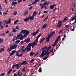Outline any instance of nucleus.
Listing matches in <instances>:
<instances>
[{
  "label": "nucleus",
  "mask_w": 76,
  "mask_h": 76,
  "mask_svg": "<svg viewBox=\"0 0 76 76\" xmlns=\"http://www.w3.org/2000/svg\"><path fill=\"white\" fill-rule=\"evenodd\" d=\"M37 45V43L33 42L32 43H29L27 46V50L30 51L31 50V46L33 48L35 45Z\"/></svg>",
  "instance_id": "1"
},
{
  "label": "nucleus",
  "mask_w": 76,
  "mask_h": 76,
  "mask_svg": "<svg viewBox=\"0 0 76 76\" xmlns=\"http://www.w3.org/2000/svg\"><path fill=\"white\" fill-rule=\"evenodd\" d=\"M55 33V32L53 31L52 32H51L49 34H47V37L45 38V39H46V41L47 42H48L49 40L53 36V34Z\"/></svg>",
  "instance_id": "2"
},
{
  "label": "nucleus",
  "mask_w": 76,
  "mask_h": 76,
  "mask_svg": "<svg viewBox=\"0 0 76 76\" xmlns=\"http://www.w3.org/2000/svg\"><path fill=\"white\" fill-rule=\"evenodd\" d=\"M39 30L38 29L36 32H34V31H33L32 33H31L32 37L35 36L37 34V33H38Z\"/></svg>",
  "instance_id": "3"
},
{
  "label": "nucleus",
  "mask_w": 76,
  "mask_h": 76,
  "mask_svg": "<svg viewBox=\"0 0 76 76\" xmlns=\"http://www.w3.org/2000/svg\"><path fill=\"white\" fill-rule=\"evenodd\" d=\"M19 64H16V65H13L12 69H13L14 68V67L15 66H16L17 69H19Z\"/></svg>",
  "instance_id": "4"
},
{
  "label": "nucleus",
  "mask_w": 76,
  "mask_h": 76,
  "mask_svg": "<svg viewBox=\"0 0 76 76\" xmlns=\"http://www.w3.org/2000/svg\"><path fill=\"white\" fill-rule=\"evenodd\" d=\"M74 20H75V21L73 23H72L74 26H75V23H76V16H75L74 17L72 18L71 21H73Z\"/></svg>",
  "instance_id": "5"
},
{
  "label": "nucleus",
  "mask_w": 76,
  "mask_h": 76,
  "mask_svg": "<svg viewBox=\"0 0 76 76\" xmlns=\"http://www.w3.org/2000/svg\"><path fill=\"white\" fill-rule=\"evenodd\" d=\"M62 23V22L61 21H59L58 22V24H57L56 27L60 28L62 25V24H61Z\"/></svg>",
  "instance_id": "6"
},
{
  "label": "nucleus",
  "mask_w": 76,
  "mask_h": 76,
  "mask_svg": "<svg viewBox=\"0 0 76 76\" xmlns=\"http://www.w3.org/2000/svg\"><path fill=\"white\" fill-rule=\"evenodd\" d=\"M56 4H53V5H50V10L53 9L54 8V7L56 6Z\"/></svg>",
  "instance_id": "7"
},
{
  "label": "nucleus",
  "mask_w": 76,
  "mask_h": 76,
  "mask_svg": "<svg viewBox=\"0 0 76 76\" xmlns=\"http://www.w3.org/2000/svg\"><path fill=\"white\" fill-rule=\"evenodd\" d=\"M18 37L20 40L23 39V38H24L22 34L18 35Z\"/></svg>",
  "instance_id": "8"
},
{
  "label": "nucleus",
  "mask_w": 76,
  "mask_h": 76,
  "mask_svg": "<svg viewBox=\"0 0 76 76\" xmlns=\"http://www.w3.org/2000/svg\"><path fill=\"white\" fill-rule=\"evenodd\" d=\"M17 47V45H15V44L13 45H11L10 46V47L12 48L13 49H15Z\"/></svg>",
  "instance_id": "9"
},
{
  "label": "nucleus",
  "mask_w": 76,
  "mask_h": 76,
  "mask_svg": "<svg viewBox=\"0 0 76 76\" xmlns=\"http://www.w3.org/2000/svg\"><path fill=\"white\" fill-rule=\"evenodd\" d=\"M27 63H28L26 62V61H24L21 63V65H23L24 64V65H26Z\"/></svg>",
  "instance_id": "10"
},
{
  "label": "nucleus",
  "mask_w": 76,
  "mask_h": 76,
  "mask_svg": "<svg viewBox=\"0 0 76 76\" xmlns=\"http://www.w3.org/2000/svg\"><path fill=\"white\" fill-rule=\"evenodd\" d=\"M29 20V17H27L25 18V19H23V20L25 22H27Z\"/></svg>",
  "instance_id": "11"
},
{
  "label": "nucleus",
  "mask_w": 76,
  "mask_h": 76,
  "mask_svg": "<svg viewBox=\"0 0 76 76\" xmlns=\"http://www.w3.org/2000/svg\"><path fill=\"white\" fill-rule=\"evenodd\" d=\"M47 27V24H44L43 25V26L41 28V30H43L44 28H45Z\"/></svg>",
  "instance_id": "12"
},
{
  "label": "nucleus",
  "mask_w": 76,
  "mask_h": 76,
  "mask_svg": "<svg viewBox=\"0 0 76 76\" xmlns=\"http://www.w3.org/2000/svg\"><path fill=\"white\" fill-rule=\"evenodd\" d=\"M10 48H8L7 49V51H8L9 50V52H10L13 49V48H12L11 47H10Z\"/></svg>",
  "instance_id": "13"
},
{
  "label": "nucleus",
  "mask_w": 76,
  "mask_h": 76,
  "mask_svg": "<svg viewBox=\"0 0 76 76\" xmlns=\"http://www.w3.org/2000/svg\"><path fill=\"white\" fill-rule=\"evenodd\" d=\"M24 42H25L26 43H27L29 42L30 41V39L28 38L27 39H25L24 40Z\"/></svg>",
  "instance_id": "14"
},
{
  "label": "nucleus",
  "mask_w": 76,
  "mask_h": 76,
  "mask_svg": "<svg viewBox=\"0 0 76 76\" xmlns=\"http://www.w3.org/2000/svg\"><path fill=\"white\" fill-rule=\"evenodd\" d=\"M7 24H10L11 23V18H10L9 19V20H7Z\"/></svg>",
  "instance_id": "15"
},
{
  "label": "nucleus",
  "mask_w": 76,
  "mask_h": 76,
  "mask_svg": "<svg viewBox=\"0 0 76 76\" xmlns=\"http://www.w3.org/2000/svg\"><path fill=\"white\" fill-rule=\"evenodd\" d=\"M37 12L36 11H34V12H33L32 16H36L37 15Z\"/></svg>",
  "instance_id": "16"
},
{
  "label": "nucleus",
  "mask_w": 76,
  "mask_h": 76,
  "mask_svg": "<svg viewBox=\"0 0 76 76\" xmlns=\"http://www.w3.org/2000/svg\"><path fill=\"white\" fill-rule=\"evenodd\" d=\"M16 54L17 56H18V57H20V56H22L23 55V53H21L20 55H18V53L17 52H16Z\"/></svg>",
  "instance_id": "17"
},
{
  "label": "nucleus",
  "mask_w": 76,
  "mask_h": 76,
  "mask_svg": "<svg viewBox=\"0 0 76 76\" xmlns=\"http://www.w3.org/2000/svg\"><path fill=\"white\" fill-rule=\"evenodd\" d=\"M35 53L33 52H31L29 54H30L29 56H33L34 54Z\"/></svg>",
  "instance_id": "18"
},
{
  "label": "nucleus",
  "mask_w": 76,
  "mask_h": 76,
  "mask_svg": "<svg viewBox=\"0 0 76 76\" xmlns=\"http://www.w3.org/2000/svg\"><path fill=\"white\" fill-rule=\"evenodd\" d=\"M42 34V33H41L39 34L38 36H37L36 37V39H38L39 38V37L41 36V35Z\"/></svg>",
  "instance_id": "19"
},
{
  "label": "nucleus",
  "mask_w": 76,
  "mask_h": 76,
  "mask_svg": "<svg viewBox=\"0 0 76 76\" xmlns=\"http://www.w3.org/2000/svg\"><path fill=\"white\" fill-rule=\"evenodd\" d=\"M17 3V2L16 1L15 2L14 1H13L12 4H11V5H13L15 6V5Z\"/></svg>",
  "instance_id": "20"
},
{
  "label": "nucleus",
  "mask_w": 76,
  "mask_h": 76,
  "mask_svg": "<svg viewBox=\"0 0 76 76\" xmlns=\"http://www.w3.org/2000/svg\"><path fill=\"white\" fill-rule=\"evenodd\" d=\"M19 21V20H16V21H15L14 22V25L16 24L17 23H18V21Z\"/></svg>",
  "instance_id": "21"
},
{
  "label": "nucleus",
  "mask_w": 76,
  "mask_h": 76,
  "mask_svg": "<svg viewBox=\"0 0 76 76\" xmlns=\"http://www.w3.org/2000/svg\"><path fill=\"white\" fill-rule=\"evenodd\" d=\"M26 30H21V31L20 32L21 33H26Z\"/></svg>",
  "instance_id": "22"
},
{
  "label": "nucleus",
  "mask_w": 76,
  "mask_h": 76,
  "mask_svg": "<svg viewBox=\"0 0 76 76\" xmlns=\"http://www.w3.org/2000/svg\"><path fill=\"white\" fill-rule=\"evenodd\" d=\"M12 71V69H10L9 70V71H8V72L7 73V75H9L10 73H11V72Z\"/></svg>",
  "instance_id": "23"
},
{
  "label": "nucleus",
  "mask_w": 76,
  "mask_h": 76,
  "mask_svg": "<svg viewBox=\"0 0 76 76\" xmlns=\"http://www.w3.org/2000/svg\"><path fill=\"white\" fill-rule=\"evenodd\" d=\"M4 28V26H3L2 25L0 26V30H1L3 29Z\"/></svg>",
  "instance_id": "24"
},
{
  "label": "nucleus",
  "mask_w": 76,
  "mask_h": 76,
  "mask_svg": "<svg viewBox=\"0 0 76 76\" xmlns=\"http://www.w3.org/2000/svg\"><path fill=\"white\" fill-rule=\"evenodd\" d=\"M20 40H18L15 42V44H18L20 42Z\"/></svg>",
  "instance_id": "25"
},
{
  "label": "nucleus",
  "mask_w": 76,
  "mask_h": 76,
  "mask_svg": "<svg viewBox=\"0 0 76 76\" xmlns=\"http://www.w3.org/2000/svg\"><path fill=\"white\" fill-rule=\"evenodd\" d=\"M29 12L28 11H25L24 12V15H26Z\"/></svg>",
  "instance_id": "26"
},
{
  "label": "nucleus",
  "mask_w": 76,
  "mask_h": 76,
  "mask_svg": "<svg viewBox=\"0 0 76 76\" xmlns=\"http://www.w3.org/2000/svg\"><path fill=\"white\" fill-rule=\"evenodd\" d=\"M4 48H1V49H0V53H1L2 51H4Z\"/></svg>",
  "instance_id": "27"
},
{
  "label": "nucleus",
  "mask_w": 76,
  "mask_h": 76,
  "mask_svg": "<svg viewBox=\"0 0 76 76\" xmlns=\"http://www.w3.org/2000/svg\"><path fill=\"white\" fill-rule=\"evenodd\" d=\"M34 16H31V17L30 18L29 17V20L30 19V20H33V19H34Z\"/></svg>",
  "instance_id": "28"
},
{
  "label": "nucleus",
  "mask_w": 76,
  "mask_h": 76,
  "mask_svg": "<svg viewBox=\"0 0 76 76\" xmlns=\"http://www.w3.org/2000/svg\"><path fill=\"white\" fill-rule=\"evenodd\" d=\"M25 34L27 35H28L29 34V31L27 30L26 32L25 33Z\"/></svg>",
  "instance_id": "29"
},
{
  "label": "nucleus",
  "mask_w": 76,
  "mask_h": 76,
  "mask_svg": "<svg viewBox=\"0 0 76 76\" xmlns=\"http://www.w3.org/2000/svg\"><path fill=\"white\" fill-rule=\"evenodd\" d=\"M4 42V40L0 38V43H2Z\"/></svg>",
  "instance_id": "30"
},
{
  "label": "nucleus",
  "mask_w": 76,
  "mask_h": 76,
  "mask_svg": "<svg viewBox=\"0 0 76 76\" xmlns=\"http://www.w3.org/2000/svg\"><path fill=\"white\" fill-rule=\"evenodd\" d=\"M42 57H43V56L45 55V53H41Z\"/></svg>",
  "instance_id": "31"
},
{
  "label": "nucleus",
  "mask_w": 76,
  "mask_h": 76,
  "mask_svg": "<svg viewBox=\"0 0 76 76\" xmlns=\"http://www.w3.org/2000/svg\"><path fill=\"white\" fill-rule=\"evenodd\" d=\"M51 48V46H49L48 48H47L45 50H50V49Z\"/></svg>",
  "instance_id": "32"
},
{
  "label": "nucleus",
  "mask_w": 76,
  "mask_h": 76,
  "mask_svg": "<svg viewBox=\"0 0 76 76\" xmlns=\"http://www.w3.org/2000/svg\"><path fill=\"white\" fill-rule=\"evenodd\" d=\"M47 48H48V46H46L45 47L43 48H42V50H43L44 49H47Z\"/></svg>",
  "instance_id": "33"
},
{
  "label": "nucleus",
  "mask_w": 76,
  "mask_h": 76,
  "mask_svg": "<svg viewBox=\"0 0 76 76\" xmlns=\"http://www.w3.org/2000/svg\"><path fill=\"white\" fill-rule=\"evenodd\" d=\"M49 57V55L48 56H46L45 58H43V59L44 60H46L47 59V58H48Z\"/></svg>",
  "instance_id": "34"
},
{
  "label": "nucleus",
  "mask_w": 76,
  "mask_h": 76,
  "mask_svg": "<svg viewBox=\"0 0 76 76\" xmlns=\"http://www.w3.org/2000/svg\"><path fill=\"white\" fill-rule=\"evenodd\" d=\"M48 18V16H47V17L43 20V22H45L46 20H47Z\"/></svg>",
  "instance_id": "35"
},
{
  "label": "nucleus",
  "mask_w": 76,
  "mask_h": 76,
  "mask_svg": "<svg viewBox=\"0 0 76 76\" xmlns=\"http://www.w3.org/2000/svg\"><path fill=\"white\" fill-rule=\"evenodd\" d=\"M5 36V34L4 33H3L2 34H0V36Z\"/></svg>",
  "instance_id": "36"
},
{
  "label": "nucleus",
  "mask_w": 76,
  "mask_h": 76,
  "mask_svg": "<svg viewBox=\"0 0 76 76\" xmlns=\"http://www.w3.org/2000/svg\"><path fill=\"white\" fill-rule=\"evenodd\" d=\"M18 14V12L17 11H14L13 12L14 15H16Z\"/></svg>",
  "instance_id": "37"
},
{
  "label": "nucleus",
  "mask_w": 76,
  "mask_h": 76,
  "mask_svg": "<svg viewBox=\"0 0 76 76\" xmlns=\"http://www.w3.org/2000/svg\"><path fill=\"white\" fill-rule=\"evenodd\" d=\"M19 35L18 34H17V37L16 38V39L15 40H17V39H19Z\"/></svg>",
  "instance_id": "38"
},
{
  "label": "nucleus",
  "mask_w": 76,
  "mask_h": 76,
  "mask_svg": "<svg viewBox=\"0 0 76 76\" xmlns=\"http://www.w3.org/2000/svg\"><path fill=\"white\" fill-rule=\"evenodd\" d=\"M43 5H45H45H48V3L47 2H45L44 3H43Z\"/></svg>",
  "instance_id": "39"
},
{
  "label": "nucleus",
  "mask_w": 76,
  "mask_h": 76,
  "mask_svg": "<svg viewBox=\"0 0 76 76\" xmlns=\"http://www.w3.org/2000/svg\"><path fill=\"white\" fill-rule=\"evenodd\" d=\"M39 72H42V68L41 67H40V68H39V70H38Z\"/></svg>",
  "instance_id": "40"
},
{
  "label": "nucleus",
  "mask_w": 76,
  "mask_h": 76,
  "mask_svg": "<svg viewBox=\"0 0 76 76\" xmlns=\"http://www.w3.org/2000/svg\"><path fill=\"white\" fill-rule=\"evenodd\" d=\"M22 70L23 72H25L26 71V68L25 67L23 68V69Z\"/></svg>",
  "instance_id": "41"
},
{
  "label": "nucleus",
  "mask_w": 76,
  "mask_h": 76,
  "mask_svg": "<svg viewBox=\"0 0 76 76\" xmlns=\"http://www.w3.org/2000/svg\"><path fill=\"white\" fill-rule=\"evenodd\" d=\"M45 6V5L42 4L41 6L42 7H41V10H42V8H43Z\"/></svg>",
  "instance_id": "42"
},
{
  "label": "nucleus",
  "mask_w": 76,
  "mask_h": 76,
  "mask_svg": "<svg viewBox=\"0 0 76 76\" xmlns=\"http://www.w3.org/2000/svg\"><path fill=\"white\" fill-rule=\"evenodd\" d=\"M17 31V30L15 29H13V30L12 31V32H15Z\"/></svg>",
  "instance_id": "43"
},
{
  "label": "nucleus",
  "mask_w": 76,
  "mask_h": 76,
  "mask_svg": "<svg viewBox=\"0 0 76 76\" xmlns=\"http://www.w3.org/2000/svg\"><path fill=\"white\" fill-rule=\"evenodd\" d=\"M45 53L46 56H47V55H48V54H49V52H45Z\"/></svg>",
  "instance_id": "44"
},
{
  "label": "nucleus",
  "mask_w": 76,
  "mask_h": 76,
  "mask_svg": "<svg viewBox=\"0 0 76 76\" xmlns=\"http://www.w3.org/2000/svg\"><path fill=\"white\" fill-rule=\"evenodd\" d=\"M59 44V43L58 44V45H57V47H56V50H57L58 49V48L59 47H60V45ZM59 45L58 46V47H57V46H58V45H59Z\"/></svg>",
  "instance_id": "45"
},
{
  "label": "nucleus",
  "mask_w": 76,
  "mask_h": 76,
  "mask_svg": "<svg viewBox=\"0 0 76 76\" xmlns=\"http://www.w3.org/2000/svg\"><path fill=\"white\" fill-rule=\"evenodd\" d=\"M5 75V74L4 73H1L0 75V76H3Z\"/></svg>",
  "instance_id": "46"
},
{
  "label": "nucleus",
  "mask_w": 76,
  "mask_h": 76,
  "mask_svg": "<svg viewBox=\"0 0 76 76\" xmlns=\"http://www.w3.org/2000/svg\"><path fill=\"white\" fill-rule=\"evenodd\" d=\"M16 52V51L15 50L12 51L11 53H12L13 54H14Z\"/></svg>",
  "instance_id": "47"
},
{
  "label": "nucleus",
  "mask_w": 76,
  "mask_h": 76,
  "mask_svg": "<svg viewBox=\"0 0 76 76\" xmlns=\"http://www.w3.org/2000/svg\"><path fill=\"white\" fill-rule=\"evenodd\" d=\"M7 12H5L3 13V15H4V16H5L6 15H7Z\"/></svg>",
  "instance_id": "48"
},
{
  "label": "nucleus",
  "mask_w": 76,
  "mask_h": 76,
  "mask_svg": "<svg viewBox=\"0 0 76 76\" xmlns=\"http://www.w3.org/2000/svg\"><path fill=\"white\" fill-rule=\"evenodd\" d=\"M28 35L27 34H26L25 33V34H24V36H23V37H26V36L27 35Z\"/></svg>",
  "instance_id": "49"
},
{
  "label": "nucleus",
  "mask_w": 76,
  "mask_h": 76,
  "mask_svg": "<svg viewBox=\"0 0 76 76\" xmlns=\"http://www.w3.org/2000/svg\"><path fill=\"white\" fill-rule=\"evenodd\" d=\"M66 20H67L66 18H64V19L63 20V22H65Z\"/></svg>",
  "instance_id": "50"
},
{
  "label": "nucleus",
  "mask_w": 76,
  "mask_h": 76,
  "mask_svg": "<svg viewBox=\"0 0 76 76\" xmlns=\"http://www.w3.org/2000/svg\"><path fill=\"white\" fill-rule=\"evenodd\" d=\"M37 3V2H36L35 1H34V2H32V4H32V5L34 4H36V3Z\"/></svg>",
  "instance_id": "51"
},
{
  "label": "nucleus",
  "mask_w": 76,
  "mask_h": 76,
  "mask_svg": "<svg viewBox=\"0 0 76 76\" xmlns=\"http://www.w3.org/2000/svg\"><path fill=\"white\" fill-rule=\"evenodd\" d=\"M46 50V49L43 50L42 51V53H44L45 51Z\"/></svg>",
  "instance_id": "52"
},
{
  "label": "nucleus",
  "mask_w": 76,
  "mask_h": 76,
  "mask_svg": "<svg viewBox=\"0 0 76 76\" xmlns=\"http://www.w3.org/2000/svg\"><path fill=\"white\" fill-rule=\"evenodd\" d=\"M38 42V39H36V40L35 41H34V42H35V43H37V42Z\"/></svg>",
  "instance_id": "53"
},
{
  "label": "nucleus",
  "mask_w": 76,
  "mask_h": 76,
  "mask_svg": "<svg viewBox=\"0 0 76 76\" xmlns=\"http://www.w3.org/2000/svg\"><path fill=\"white\" fill-rule=\"evenodd\" d=\"M7 22V20H3L2 22L3 23H7V22Z\"/></svg>",
  "instance_id": "54"
},
{
  "label": "nucleus",
  "mask_w": 76,
  "mask_h": 76,
  "mask_svg": "<svg viewBox=\"0 0 76 76\" xmlns=\"http://www.w3.org/2000/svg\"><path fill=\"white\" fill-rule=\"evenodd\" d=\"M24 42H25V41H21L20 43L21 44H22Z\"/></svg>",
  "instance_id": "55"
},
{
  "label": "nucleus",
  "mask_w": 76,
  "mask_h": 76,
  "mask_svg": "<svg viewBox=\"0 0 76 76\" xmlns=\"http://www.w3.org/2000/svg\"><path fill=\"white\" fill-rule=\"evenodd\" d=\"M22 1V0H18V2L20 3Z\"/></svg>",
  "instance_id": "56"
},
{
  "label": "nucleus",
  "mask_w": 76,
  "mask_h": 76,
  "mask_svg": "<svg viewBox=\"0 0 76 76\" xmlns=\"http://www.w3.org/2000/svg\"><path fill=\"white\" fill-rule=\"evenodd\" d=\"M56 9H57V8H55V9H54V10H53V12H54L55 11H56Z\"/></svg>",
  "instance_id": "57"
},
{
  "label": "nucleus",
  "mask_w": 76,
  "mask_h": 76,
  "mask_svg": "<svg viewBox=\"0 0 76 76\" xmlns=\"http://www.w3.org/2000/svg\"><path fill=\"white\" fill-rule=\"evenodd\" d=\"M58 39H56V40L54 42L56 43L57 42H58Z\"/></svg>",
  "instance_id": "58"
},
{
  "label": "nucleus",
  "mask_w": 76,
  "mask_h": 76,
  "mask_svg": "<svg viewBox=\"0 0 76 76\" xmlns=\"http://www.w3.org/2000/svg\"><path fill=\"white\" fill-rule=\"evenodd\" d=\"M62 31H63V30H61L59 32H58V34H59L60 33H61L62 32Z\"/></svg>",
  "instance_id": "59"
},
{
  "label": "nucleus",
  "mask_w": 76,
  "mask_h": 76,
  "mask_svg": "<svg viewBox=\"0 0 76 76\" xmlns=\"http://www.w3.org/2000/svg\"><path fill=\"white\" fill-rule=\"evenodd\" d=\"M19 26H16V29H19Z\"/></svg>",
  "instance_id": "60"
},
{
  "label": "nucleus",
  "mask_w": 76,
  "mask_h": 76,
  "mask_svg": "<svg viewBox=\"0 0 76 76\" xmlns=\"http://www.w3.org/2000/svg\"><path fill=\"white\" fill-rule=\"evenodd\" d=\"M34 61V59H32L31 61V63H32Z\"/></svg>",
  "instance_id": "61"
},
{
  "label": "nucleus",
  "mask_w": 76,
  "mask_h": 76,
  "mask_svg": "<svg viewBox=\"0 0 76 76\" xmlns=\"http://www.w3.org/2000/svg\"><path fill=\"white\" fill-rule=\"evenodd\" d=\"M56 43H55V42H54L53 44V47H54V46H55V45H56Z\"/></svg>",
  "instance_id": "62"
},
{
  "label": "nucleus",
  "mask_w": 76,
  "mask_h": 76,
  "mask_svg": "<svg viewBox=\"0 0 76 76\" xmlns=\"http://www.w3.org/2000/svg\"><path fill=\"white\" fill-rule=\"evenodd\" d=\"M45 38H43L41 41H42V42H43L45 40Z\"/></svg>",
  "instance_id": "63"
},
{
  "label": "nucleus",
  "mask_w": 76,
  "mask_h": 76,
  "mask_svg": "<svg viewBox=\"0 0 76 76\" xmlns=\"http://www.w3.org/2000/svg\"><path fill=\"white\" fill-rule=\"evenodd\" d=\"M20 73V71H18V73H17V75H19Z\"/></svg>",
  "instance_id": "64"
}]
</instances>
